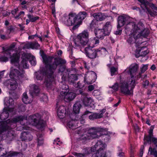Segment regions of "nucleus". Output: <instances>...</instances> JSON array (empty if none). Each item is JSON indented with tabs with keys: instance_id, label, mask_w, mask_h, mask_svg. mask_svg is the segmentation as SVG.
<instances>
[{
	"instance_id": "e433bc0d",
	"label": "nucleus",
	"mask_w": 157,
	"mask_h": 157,
	"mask_svg": "<svg viewBox=\"0 0 157 157\" xmlns=\"http://www.w3.org/2000/svg\"><path fill=\"white\" fill-rule=\"evenodd\" d=\"M63 60L65 61V63H59L57 65V66L58 65H59V64H60L59 67V69L58 70V72H63L66 70V67L65 66L63 65L62 64H64L66 63V61L63 59H62Z\"/></svg>"
},
{
	"instance_id": "e2e57ef3",
	"label": "nucleus",
	"mask_w": 157,
	"mask_h": 157,
	"mask_svg": "<svg viewBox=\"0 0 157 157\" xmlns=\"http://www.w3.org/2000/svg\"><path fill=\"white\" fill-rule=\"evenodd\" d=\"M144 149V146H143L141 147L140 149V157H142L143 154V150Z\"/></svg>"
},
{
	"instance_id": "49530a36",
	"label": "nucleus",
	"mask_w": 157,
	"mask_h": 157,
	"mask_svg": "<svg viewBox=\"0 0 157 157\" xmlns=\"http://www.w3.org/2000/svg\"><path fill=\"white\" fill-rule=\"evenodd\" d=\"M117 69L114 67L110 68L111 75L113 76L116 74V72L117 71Z\"/></svg>"
},
{
	"instance_id": "20e7f679",
	"label": "nucleus",
	"mask_w": 157,
	"mask_h": 157,
	"mask_svg": "<svg viewBox=\"0 0 157 157\" xmlns=\"http://www.w3.org/2000/svg\"><path fill=\"white\" fill-rule=\"evenodd\" d=\"M25 118L22 116L16 117L12 119H9L7 120L0 121V134L6 131L7 130L14 128L16 125H14L18 122H20L22 125L21 122L23 121Z\"/></svg>"
},
{
	"instance_id": "393cba45",
	"label": "nucleus",
	"mask_w": 157,
	"mask_h": 157,
	"mask_svg": "<svg viewBox=\"0 0 157 157\" xmlns=\"http://www.w3.org/2000/svg\"><path fill=\"white\" fill-rule=\"evenodd\" d=\"M14 102L12 98H9V99L5 100L4 104L6 106L5 107L8 108H14L13 107H10L12 106L14 104Z\"/></svg>"
},
{
	"instance_id": "1a4fd4ad",
	"label": "nucleus",
	"mask_w": 157,
	"mask_h": 157,
	"mask_svg": "<svg viewBox=\"0 0 157 157\" xmlns=\"http://www.w3.org/2000/svg\"><path fill=\"white\" fill-rule=\"evenodd\" d=\"M92 48L89 46V47H87L85 48L86 56L92 59L95 58L98 55L101 54L106 51V49L104 48H102L97 50L93 49Z\"/></svg>"
},
{
	"instance_id": "ea45409f",
	"label": "nucleus",
	"mask_w": 157,
	"mask_h": 157,
	"mask_svg": "<svg viewBox=\"0 0 157 157\" xmlns=\"http://www.w3.org/2000/svg\"><path fill=\"white\" fill-rule=\"evenodd\" d=\"M20 154L19 153L16 152L10 153L7 156L5 157H20Z\"/></svg>"
},
{
	"instance_id": "ddd939ff",
	"label": "nucleus",
	"mask_w": 157,
	"mask_h": 157,
	"mask_svg": "<svg viewBox=\"0 0 157 157\" xmlns=\"http://www.w3.org/2000/svg\"><path fill=\"white\" fill-rule=\"evenodd\" d=\"M78 94H81V99L83 104L86 106L90 105L92 102V99L91 98L87 97V94L86 93L83 92L80 89L77 91Z\"/></svg>"
},
{
	"instance_id": "4be33fe9",
	"label": "nucleus",
	"mask_w": 157,
	"mask_h": 157,
	"mask_svg": "<svg viewBox=\"0 0 157 157\" xmlns=\"http://www.w3.org/2000/svg\"><path fill=\"white\" fill-rule=\"evenodd\" d=\"M95 34L96 37L99 39H102L104 37L107 35L105 33V32L102 29H99L95 31Z\"/></svg>"
},
{
	"instance_id": "79ce46f5",
	"label": "nucleus",
	"mask_w": 157,
	"mask_h": 157,
	"mask_svg": "<svg viewBox=\"0 0 157 157\" xmlns=\"http://www.w3.org/2000/svg\"><path fill=\"white\" fill-rule=\"evenodd\" d=\"M77 121L76 120V121L75 120L74 121H70L68 123V126L70 128H72L73 129L75 128H76L75 126L74 127V122H76Z\"/></svg>"
},
{
	"instance_id": "f257e3e1",
	"label": "nucleus",
	"mask_w": 157,
	"mask_h": 157,
	"mask_svg": "<svg viewBox=\"0 0 157 157\" xmlns=\"http://www.w3.org/2000/svg\"><path fill=\"white\" fill-rule=\"evenodd\" d=\"M42 57L43 63L45 65L46 70L36 72L35 75L38 80H42L44 76H46L49 78V80L47 78H45L44 83L48 87L51 84V80L53 78V74L56 69L58 64L65 63V61L60 58H56L54 59V61L52 63L53 57L47 56L45 54L42 55Z\"/></svg>"
},
{
	"instance_id": "dca6fc26",
	"label": "nucleus",
	"mask_w": 157,
	"mask_h": 157,
	"mask_svg": "<svg viewBox=\"0 0 157 157\" xmlns=\"http://www.w3.org/2000/svg\"><path fill=\"white\" fill-rule=\"evenodd\" d=\"M14 110V108H8L4 107L3 109L2 113H0V119L1 120H4L7 119L9 116V112L11 113Z\"/></svg>"
},
{
	"instance_id": "37998d69",
	"label": "nucleus",
	"mask_w": 157,
	"mask_h": 157,
	"mask_svg": "<svg viewBox=\"0 0 157 157\" xmlns=\"http://www.w3.org/2000/svg\"><path fill=\"white\" fill-rule=\"evenodd\" d=\"M119 87V86L118 83L116 82L111 87H110V88H112L114 91H117L118 90Z\"/></svg>"
},
{
	"instance_id": "c756f323",
	"label": "nucleus",
	"mask_w": 157,
	"mask_h": 157,
	"mask_svg": "<svg viewBox=\"0 0 157 157\" xmlns=\"http://www.w3.org/2000/svg\"><path fill=\"white\" fill-rule=\"evenodd\" d=\"M22 100L24 103L25 104H28L31 103L32 100L29 98L26 93L23 94L22 96Z\"/></svg>"
},
{
	"instance_id": "a19ab883",
	"label": "nucleus",
	"mask_w": 157,
	"mask_h": 157,
	"mask_svg": "<svg viewBox=\"0 0 157 157\" xmlns=\"http://www.w3.org/2000/svg\"><path fill=\"white\" fill-rule=\"evenodd\" d=\"M27 17L28 18L31 20V22H34L39 18V17H38L36 16V17H33V16H32L30 14H28Z\"/></svg>"
},
{
	"instance_id": "f8f14e48",
	"label": "nucleus",
	"mask_w": 157,
	"mask_h": 157,
	"mask_svg": "<svg viewBox=\"0 0 157 157\" xmlns=\"http://www.w3.org/2000/svg\"><path fill=\"white\" fill-rule=\"evenodd\" d=\"M96 78V74L94 71L87 72L85 75L84 81L87 84H90L94 82Z\"/></svg>"
},
{
	"instance_id": "423d86ee",
	"label": "nucleus",
	"mask_w": 157,
	"mask_h": 157,
	"mask_svg": "<svg viewBox=\"0 0 157 157\" xmlns=\"http://www.w3.org/2000/svg\"><path fill=\"white\" fill-rule=\"evenodd\" d=\"M3 50L4 56L0 57V61L1 62H6L8 61V58L11 59V62L16 67L19 69L20 66L19 64L20 56L17 53H15L11 56V53L9 50H5L4 48Z\"/></svg>"
},
{
	"instance_id": "864d4df0",
	"label": "nucleus",
	"mask_w": 157,
	"mask_h": 157,
	"mask_svg": "<svg viewBox=\"0 0 157 157\" xmlns=\"http://www.w3.org/2000/svg\"><path fill=\"white\" fill-rule=\"evenodd\" d=\"M73 154L77 157H84L85 155V154L77 153L76 152H74Z\"/></svg>"
},
{
	"instance_id": "39448f33",
	"label": "nucleus",
	"mask_w": 157,
	"mask_h": 157,
	"mask_svg": "<svg viewBox=\"0 0 157 157\" xmlns=\"http://www.w3.org/2000/svg\"><path fill=\"white\" fill-rule=\"evenodd\" d=\"M121 75H120L119 78L121 92L126 95H133V89L136 85L135 81L133 79H130L128 81L121 82Z\"/></svg>"
},
{
	"instance_id": "a211bd4d",
	"label": "nucleus",
	"mask_w": 157,
	"mask_h": 157,
	"mask_svg": "<svg viewBox=\"0 0 157 157\" xmlns=\"http://www.w3.org/2000/svg\"><path fill=\"white\" fill-rule=\"evenodd\" d=\"M71 21L72 23L71 26L74 25L72 29L75 30L77 29L80 25L79 21H78L75 13H70Z\"/></svg>"
},
{
	"instance_id": "6ab92c4d",
	"label": "nucleus",
	"mask_w": 157,
	"mask_h": 157,
	"mask_svg": "<svg viewBox=\"0 0 157 157\" xmlns=\"http://www.w3.org/2000/svg\"><path fill=\"white\" fill-rule=\"evenodd\" d=\"M139 65L136 63L132 64L129 67V71L131 75V79H133L134 75L139 69Z\"/></svg>"
},
{
	"instance_id": "bf43d9fd",
	"label": "nucleus",
	"mask_w": 157,
	"mask_h": 157,
	"mask_svg": "<svg viewBox=\"0 0 157 157\" xmlns=\"http://www.w3.org/2000/svg\"><path fill=\"white\" fill-rule=\"evenodd\" d=\"M88 90L90 91H92L94 89V85H90L88 86Z\"/></svg>"
},
{
	"instance_id": "473e14b6",
	"label": "nucleus",
	"mask_w": 157,
	"mask_h": 157,
	"mask_svg": "<svg viewBox=\"0 0 157 157\" xmlns=\"http://www.w3.org/2000/svg\"><path fill=\"white\" fill-rule=\"evenodd\" d=\"M131 32V35H129V37L127 40V42L128 44H133L135 42V40L137 39H135L134 36L132 35L133 30H129Z\"/></svg>"
},
{
	"instance_id": "a18cd8bd",
	"label": "nucleus",
	"mask_w": 157,
	"mask_h": 157,
	"mask_svg": "<svg viewBox=\"0 0 157 157\" xmlns=\"http://www.w3.org/2000/svg\"><path fill=\"white\" fill-rule=\"evenodd\" d=\"M60 90H63L62 91H67L69 89L68 86L67 85L63 84L62 85H60Z\"/></svg>"
},
{
	"instance_id": "6e6552de",
	"label": "nucleus",
	"mask_w": 157,
	"mask_h": 157,
	"mask_svg": "<svg viewBox=\"0 0 157 157\" xmlns=\"http://www.w3.org/2000/svg\"><path fill=\"white\" fill-rule=\"evenodd\" d=\"M106 145L101 141H98L96 144L91 147V150L94 152L97 150L95 154L92 155V157H106L105 148Z\"/></svg>"
},
{
	"instance_id": "0e129e2a",
	"label": "nucleus",
	"mask_w": 157,
	"mask_h": 157,
	"mask_svg": "<svg viewBox=\"0 0 157 157\" xmlns=\"http://www.w3.org/2000/svg\"><path fill=\"white\" fill-rule=\"evenodd\" d=\"M18 9L16 8L12 10L11 11V13L12 15H14L18 11Z\"/></svg>"
},
{
	"instance_id": "6e6d98bb",
	"label": "nucleus",
	"mask_w": 157,
	"mask_h": 157,
	"mask_svg": "<svg viewBox=\"0 0 157 157\" xmlns=\"http://www.w3.org/2000/svg\"><path fill=\"white\" fill-rule=\"evenodd\" d=\"M24 48L27 49L32 48V43H29L26 44L24 46Z\"/></svg>"
},
{
	"instance_id": "774afa93",
	"label": "nucleus",
	"mask_w": 157,
	"mask_h": 157,
	"mask_svg": "<svg viewBox=\"0 0 157 157\" xmlns=\"http://www.w3.org/2000/svg\"><path fill=\"white\" fill-rule=\"evenodd\" d=\"M77 86L78 88H81L84 87V85L82 84L79 81L77 83Z\"/></svg>"
},
{
	"instance_id": "9d476101",
	"label": "nucleus",
	"mask_w": 157,
	"mask_h": 157,
	"mask_svg": "<svg viewBox=\"0 0 157 157\" xmlns=\"http://www.w3.org/2000/svg\"><path fill=\"white\" fill-rule=\"evenodd\" d=\"M32 121L37 128L42 130L43 128L45 127V124L44 121L40 120L41 117L38 113L31 115L29 117Z\"/></svg>"
},
{
	"instance_id": "680f3d73",
	"label": "nucleus",
	"mask_w": 157,
	"mask_h": 157,
	"mask_svg": "<svg viewBox=\"0 0 157 157\" xmlns=\"http://www.w3.org/2000/svg\"><path fill=\"white\" fill-rule=\"evenodd\" d=\"M99 93V91L98 90H94L92 93V94L95 96H97Z\"/></svg>"
},
{
	"instance_id": "c85d7f7f",
	"label": "nucleus",
	"mask_w": 157,
	"mask_h": 157,
	"mask_svg": "<svg viewBox=\"0 0 157 157\" xmlns=\"http://www.w3.org/2000/svg\"><path fill=\"white\" fill-rule=\"evenodd\" d=\"M81 107V105L80 102L78 101L76 102L73 106V110L74 112L75 113H78Z\"/></svg>"
},
{
	"instance_id": "4468645a",
	"label": "nucleus",
	"mask_w": 157,
	"mask_h": 157,
	"mask_svg": "<svg viewBox=\"0 0 157 157\" xmlns=\"http://www.w3.org/2000/svg\"><path fill=\"white\" fill-rule=\"evenodd\" d=\"M60 94L63 98L64 101L67 102L73 100L76 96L75 94L73 92H67L66 91H61Z\"/></svg>"
},
{
	"instance_id": "0eeeda50",
	"label": "nucleus",
	"mask_w": 157,
	"mask_h": 157,
	"mask_svg": "<svg viewBox=\"0 0 157 157\" xmlns=\"http://www.w3.org/2000/svg\"><path fill=\"white\" fill-rule=\"evenodd\" d=\"M89 33L87 30H84L78 35L74 42L75 47L81 48L88 44L89 46Z\"/></svg>"
},
{
	"instance_id": "69168bd1",
	"label": "nucleus",
	"mask_w": 157,
	"mask_h": 157,
	"mask_svg": "<svg viewBox=\"0 0 157 157\" xmlns=\"http://www.w3.org/2000/svg\"><path fill=\"white\" fill-rule=\"evenodd\" d=\"M117 28H118L117 27ZM120 28H117V30L115 32L116 35H120L121 33L122 30L120 29Z\"/></svg>"
},
{
	"instance_id": "c9c22d12",
	"label": "nucleus",
	"mask_w": 157,
	"mask_h": 157,
	"mask_svg": "<svg viewBox=\"0 0 157 157\" xmlns=\"http://www.w3.org/2000/svg\"><path fill=\"white\" fill-rule=\"evenodd\" d=\"M30 90L35 94H37L40 92L38 87L35 85H33L31 88Z\"/></svg>"
},
{
	"instance_id": "052dcab7",
	"label": "nucleus",
	"mask_w": 157,
	"mask_h": 157,
	"mask_svg": "<svg viewBox=\"0 0 157 157\" xmlns=\"http://www.w3.org/2000/svg\"><path fill=\"white\" fill-rule=\"evenodd\" d=\"M149 81L147 80H146L145 81L143 82V85L144 87H145L146 86H148L149 85Z\"/></svg>"
},
{
	"instance_id": "f3484780",
	"label": "nucleus",
	"mask_w": 157,
	"mask_h": 157,
	"mask_svg": "<svg viewBox=\"0 0 157 157\" xmlns=\"http://www.w3.org/2000/svg\"><path fill=\"white\" fill-rule=\"evenodd\" d=\"M149 53V51L146 46L143 47L136 51L135 56L136 58L144 56Z\"/></svg>"
},
{
	"instance_id": "2f4dec72",
	"label": "nucleus",
	"mask_w": 157,
	"mask_h": 157,
	"mask_svg": "<svg viewBox=\"0 0 157 157\" xmlns=\"http://www.w3.org/2000/svg\"><path fill=\"white\" fill-rule=\"evenodd\" d=\"M101 117V114H99L98 113H93L89 116V119L93 120L95 119H99Z\"/></svg>"
},
{
	"instance_id": "72a5a7b5",
	"label": "nucleus",
	"mask_w": 157,
	"mask_h": 157,
	"mask_svg": "<svg viewBox=\"0 0 157 157\" xmlns=\"http://www.w3.org/2000/svg\"><path fill=\"white\" fill-rule=\"evenodd\" d=\"M78 79V76L75 74H72L69 75L68 77V81L74 83Z\"/></svg>"
},
{
	"instance_id": "9b49d317",
	"label": "nucleus",
	"mask_w": 157,
	"mask_h": 157,
	"mask_svg": "<svg viewBox=\"0 0 157 157\" xmlns=\"http://www.w3.org/2000/svg\"><path fill=\"white\" fill-rule=\"evenodd\" d=\"M103 129L99 127H93L89 129L88 133L89 134L91 139L98 138L100 136L98 135V133L102 132Z\"/></svg>"
},
{
	"instance_id": "cd10ccee",
	"label": "nucleus",
	"mask_w": 157,
	"mask_h": 157,
	"mask_svg": "<svg viewBox=\"0 0 157 157\" xmlns=\"http://www.w3.org/2000/svg\"><path fill=\"white\" fill-rule=\"evenodd\" d=\"M62 21L67 26H71V23H72L71 21L70 13L69 14L68 17H64L62 19Z\"/></svg>"
},
{
	"instance_id": "a878e982",
	"label": "nucleus",
	"mask_w": 157,
	"mask_h": 157,
	"mask_svg": "<svg viewBox=\"0 0 157 157\" xmlns=\"http://www.w3.org/2000/svg\"><path fill=\"white\" fill-rule=\"evenodd\" d=\"M91 140L90 137L88 132H85L83 134L81 135L80 137L78 138L79 140H82L83 141H85L87 140Z\"/></svg>"
},
{
	"instance_id": "f03ea898",
	"label": "nucleus",
	"mask_w": 157,
	"mask_h": 157,
	"mask_svg": "<svg viewBox=\"0 0 157 157\" xmlns=\"http://www.w3.org/2000/svg\"><path fill=\"white\" fill-rule=\"evenodd\" d=\"M10 76L11 79H8L4 82V85L8 86L11 90H15L17 87V84L16 80L21 81L26 78L25 71L23 69H17L15 67L10 68Z\"/></svg>"
},
{
	"instance_id": "b1692460",
	"label": "nucleus",
	"mask_w": 157,
	"mask_h": 157,
	"mask_svg": "<svg viewBox=\"0 0 157 157\" xmlns=\"http://www.w3.org/2000/svg\"><path fill=\"white\" fill-rule=\"evenodd\" d=\"M87 16V13L85 11L79 12L78 14H76V18L78 21H79L80 25L81 24L82 21Z\"/></svg>"
},
{
	"instance_id": "f704fd0d",
	"label": "nucleus",
	"mask_w": 157,
	"mask_h": 157,
	"mask_svg": "<svg viewBox=\"0 0 157 157\" xmlns=\"http://www.w3.org/2000/svg\"><path fill=\"white\" fill-rule=\"evenodd\" d=\"M150 155H153L155 157H157V151L155 148H152L150 147L148 150V153Z\"/></svg>"
},
{
	"instance_id": "5701e85b",
	"label": "nucleus",
	"mask_w": 157,
	"mask_h": 157,
	"mask_svg": "<svg viewBox=\"0 0 157 157\" xmlns=\"http://www.w3.org/2000/svg\"><path fill=\"white\" fill-rule=\"evenodd\" d=\"M112 29V26L111 23L108 22L106 23L103 29L105 32V33L107 35H109Z\"/></svg>"
},
{
	"instance_id": "5fc2aeb1",
	"label": "nucleus",
	"mask_w": 157,
	"mask_h": 157,
	"mask_svg": "<svg viewBox=\"0 0 157 157\" xmlns=\"http://www.w3.org/2000/svg\"><path fill=\"white\" fill-rule=\"evenodd\" d=\"M84 65L85 68L87 70H89L90 65V63L85 62L84 63Z\"/></svg>"
},
{
	"instance_id": "4d7b16f0",
	"label": "nucleus",
	"mask_w": 157,
	"mask_h": 157,
	"mask_svg": "<svg viewBox=\"0 0 157 157\" xmlns=\"http://www.w3.org/2000/svg\"><path fill=\"white\" fill-rule=\"evenodd\" d=\"M43 140L42 138H40L38 139V145L40 146L42 145L43 144Z\"/></svg>"
},
{
	"instance_id": "7ed1b4c3",
	"label": "nucleus",
	"mask_w": 157,
	"mask_h": 157,
	"mask_svg": "<svg viewBox=\"0 0 157 157\" xmlns=\"http://www.w3.org/2000/svg\"><path fill=\"white\" fill-rule=\"evenodd\" d=\"M125 29L128 31L133 30L132 35L135 39H137L140 36L146 37L149 33L147 29H145L144 25L141 22L136 24L134 22H132L127 24Z\"/></svg>"
},
{
	"instance_id": "2eb2a0df",
	"label": "nucleus",
	"mask_w": 157,
	"mask_h": 157,
	"mask_svg": "<svg viewBox=\"0 0 157 157\" xmlns=\"http://www.w3.org/2000/svg\"><path fill=\"white\" fill-rule=\"evenodd\" d=\"M129 19H130L128 17L123 16H119L118 17V28H120L124 24H126V25L125 27V29L128 31L127 29H126L125 27L127 24L132 22H130Z\"/></svg>"
},
{
	"instance_id": "c03bdc74",
	"label": "nucleus",
	"mask_w": 157,
	"mask_h": 157,
	"mask_svg": "<svg viewBox=\"0 0 157 157\" xmlns=\"http://www.w3.org/2000/svg\"><path fill=\"white\" fill-rule=\"evenodd\" d=\"M153 137L150 136H145L144 137V144H145V141H147V142H151L152 140V138Z\"/></svg>"
},
{
	"instance_id": "58836bf2",
	"label": "nucleus",
	"mask_w": 157,
	"mask_h": 157,
	"mask_svg": "<svg viewBox=\"0 0 157 157\" xmlns=\"http://www.w3.org/2000/svg\"><path fill=\"white\" fill-rule=\"evenodd\" d=\"M141 3L140 5L142 8H143L144 6H148L149 4V2L146 0H138Z\"/></svg>"
},
{
	"instance_id": "4c0bfd02",
	"label": "nucleus",
	"mask_w": 157,
	"mask_h": 157,
	"mask_svg": "<svg viewBox=\"0 0 157 157\" xmlns=\"http://www.w3.org/2000/svg\"><path fill=\"white\" fill-rule=\"evenodd\" d=\"M147 6H144L143 8H142V9L143 10H144V8H145L147 11L148 13L150 14L151 16L152 17H153L156 14V13L155 11H151L150 10L148 7Z\"/></svg>"
},
{
	"instance_id": "bb28decb",
	"label": "nucleus",
	"mask_w": 157,
	"mask_h": 157,
	"mask_svg": "<svg viewBox=\"0 0 157 157\" xmlns=\"http://www.w3.org/2000/svg\"><path fill=\"white\" fill-rule=\"evenodd\" d=\"M93 16L97 21H101L105 18L101 13H95L93 14Z\"/></svg>"
},
{
	"instance_id": "603ef678",
	"label": "nucleus",
	"mask_w": 157,
	"mask_h": 157,
	"mask_svg": "<svg viewBox=\"0 0 157 157\" xmlns=\"http://www.w3.org/2000/svg\"><path fill=\"white\" fill-rule=\"evenodd\" d=\"M23 66L24 68H28L29 67V65L27 63L25 59H23L22 61Z\"/></svg>"
},
{
	"instance_id": "8fccbe9b",
	"label": "nucleus",
	"mask_w": 157,
	"mask_h": 157,
	"mask_svg": "<svg viewBox=\"0 0 157 157\" xmlns=\"http://www.w3.org/2000/svg\"><path fill=\"white\" fill-rule=\"evenodd\" d=\"M147 65H143L142 67L140 68V71L142 73H144L147 69Z\"/></svg>"
},
{
	"instance_id": "3c124183",
	"label": "nucleus",
	"mask_w": 157,
	"mask_h": 157,
	"mask_svg": "<svg viewBox=\"0 0 157 157\" xmlns=\"http://www.w3.org/2000/svg\"><path fill=\"white\" fill-rule=\"evenodd\" d=\"M97 21L95 20H93L90 24V27L91 29L94 28L96 25Z\"/></svg>"
},
{
	"instance_id": "412c9836",
	"label": "nucleus",
	"mask_w": 157,
	"mask_h": 157,
	"mask_svg": "<svg viewBox=\"0 0 157 157\" xmlns=\"http://www.w3.org/2000/svg\"><path fill=\"white\" fill-rule=\"evenodd\" d=\"M66 114L65 109L63 106H61L58 109L57 111V116L60 119L63 118Z\"/></svg>"
},
{
	"instance_id": "de8ad7c7",
	"label": "nucleus",
	"mask_w": 157,
	"mask_h": 157,
	"mask_svg": "<svg viewBox=\"0 0 157 157\" xmlns=\"http://www.w3.org/2000/svg\"><path fill=\"white\" fill-rule=\"evenodd\" d=\"M32 43V48L37 49L40 47V45L37 42Z\"/></svg>"
},
{
	"instance_id": "338daca9",
	"label": "nucleus",
	"mask_w": 157,
	"mask_h": 157,
	"mask_svg": "<svg viewBox=\"0 0 157 157\" xmlns=\"http://www.w3.org/2000/svg\"><path fill=\"white\" fill-rule=\"evenodd\" d=\"M29 62L32 65H35L36 64V61L34 59L30 60Z\"/></svg>"
},
{
	"instance_id": "13d9d810",
	"label": "nucleus",
	"mask_w": 157,
	"mask_h": 157,
	"mask_svg": "<svg viewBox=\"0 0 157 157\" xmlns=\"http://www.w3.org/2000/svg\"><path fill=\"white\" fill-rule=\"evenodd\" d=\"M151 141L155 145L156 147H157V138L153 137L152 138Z\"/></svg>"
},
{
	"instance_id": "7c9ffc66",
	"label": "nucleus",
	"mask_w": 157,
	"mask_h": 157,
	"mask_svg": "<svg viewBox=\"0 0 157 157\" xmlns=\"http://www.w3.org/2000/svg\"><path fill=\"white\" fill-rule=\"evenodd\" d=\"M99 43V40L94 38L93 39H90L89 42V46L90 48H93L95 47V45L98 44Z\"/></svg>"
},
{
	"instance_id": "09e8293b",
	"label": "nucleus",
	"mask_w": 157,
	"mask_h": 157,
	"mask_svg": "<svg viewBox=\"0 0 157 157\" xmlns=\"http://www.w3.org/2000/svg\"><path fill=\"white\" fill-rule=\"evenodd\" d=\"M6 33L8 34H9L13 31L14 29L12 26L7 27Z\"/></svg>"
},
{
	"instance_id": "aec40b11",
	"label": "nucleus",
	"mask_w": 157,
	"mask_h": 157,
	"mask_svg": "<svg viewBox=\"0 0 157 157\" xmlns=\"http://www.w3.org/2000/svg\"><path fill=\"white\" fill-rule=\"evenodd\" d=\"M21 138L22 141H30L32 139V136L29 132H23L21 133Z\"/></svg>"
}]
</instances>
